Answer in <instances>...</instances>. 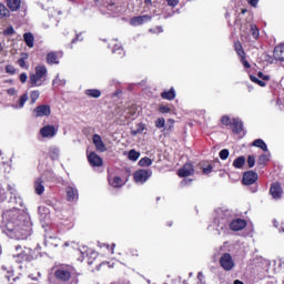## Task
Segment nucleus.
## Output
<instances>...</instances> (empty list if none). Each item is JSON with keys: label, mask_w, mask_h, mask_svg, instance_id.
Instances as JSON below:
<instances>
[{"label": "nucleus", "mask_w": 284, "mask_h": 284, "mask_svg": "<svg viewBox=\"0 0 284 284\" xmlns=\"http://www.w3.org/2000/svg\"><path fill=\"white\" fill-rule=\"evenodd\" d=\"M2 220L7 230L10 232L11 239L17 241H26L32 234V221L24 210L13 206L2 213Z\"/></svg>", "instance_id": "f257e3e1"}, {"label": "nucleus", "mask_w": 284, "mask_h": 284, "mask_svg": "<svg viewBox=\"0 0 284 284\" xmlns=\"http://www.w3.org/2000/svg\"><path fill=\"white\" fill-rule=\"evenodd\" d=\"M48 77V68L43 64H39L36 67V72L30 73L29 82L32 88H41L43 83H45V79Z\"/></svg>", "instance_id": "f03ea898"}, {"label": "nucleus", "mask_w": 284, "mask_h": 284, "mask_svg": "<svg viewBox=\"0 0 284 284\" xmlns=\"http://www.w3.org/2000/svg\"><path fill=\"white\" fill-rule=\"evenodd\" d=\"M13 258L16 263H23L26 261H32V250L21 247V245L16 246V253H13Z\"/></svg>", "instance_id": "7ed1b4c3"}, {"label": "nucleus", "mask_w": 284, "mask_h": 284, "mask_svg": "<svg viewBox=\"0 0 284 284\" xmlns=\"http://www.w3.org/2000/svg\"><path fill=\"white\" fill-rule=\"evenodd\" d=\"M234 258L230 253H223L220 257V267L224 270V272H232L235 267Z\"/></svg>", "instance_id": "20e7f679"}, {"label": "nucleus", "mask_w": 284, "mask_h": 284, "mask_svg": "<svg viewBox=\"0 0 284 284\" xmlns=\"http://www.w3.org/2000/svg\"><path fill=\"white\" fill-rule=\"evenodd\" d=\"M55 278L59 281H70L72 276V267L68 265L59 266L54 272Z\"/></svg>", "instance_id": "39448f33"}, {"label": "nucleus", "mask_w": 284, "mask_h": 284, "mask_svg": "<svg viewBox=\"0 0 284 284\" xmlns=\"http://www.w3.org/2000/svg\"><path fill=\"white\" fill-rule=\"evenodd\" d=\"M152 176V170L148 169H141L134 172L133 179L135 183L139 185H143V183H146V181Z\"/></svg>", "instance_id": "423d86ee"}, {"label": "nucleus", "mask_w": 284, "mask_h": 284, "mask_svg": "<svg viewBox=\"0 0 284 284\" xmlns=\"http://www.w3.org/2000/svg\"><path fill=\"white\" fill-rule=\"evenodd\" d=\"M59 132V128L52 124H45L40 129V136L42 139H54Z\"/></svg>", "instance_id": "0eeeda50"}, {"label": "nucleus", "mask_w": 284, "mask_h": 284, "mask_svg": "<svg viewBox=\"0 0 284 284\" xmlns=\"http://www.w3.org/2000/svg\"><path fill=\"white\" fill-rule=\"evenodd\" d=\"M8 191L11 194L9 203H12L13 205H19V207H23V197L19 195L17 189L9 185Z\"/></svg>", "instance_id": "6e6552de"}, {"label": "nucleus", "mask_w": 284, "mask_h": 284, "mask_svg": "<svg viewBox=\"0 0 284 284\" xmlns=\"http://www.w3.org/2000/svg\"><path fill=\"white\" fill-rule=\"evenodd\" d=\"M50 114H52V110L50 109V105H48V104L38 105L33 110L34 119H39L41 116H50Z\"/></svg>", "instance_id": "1a4fd4ad"}, {"label": "nucleus", "mask_w": 284, "mask_h": 284, "mask_svg": "<svg viewBox=\"0 0 284 284\" xmlns=\"http://www.w3.org/2000/svg\"><path fill=\"white\" fill-rule=\"evenodd\" d=\"M67 201L69 203H77L79 201V190L74 186L65 187Z\"/></svg>", "instance_id": "9d476101"}, {"label": "nucleus", "mask_w": 284, "mask_h": 284, "mask_svg": "<svg viewBox=\"0 0 284 284\" xmlns=\"http://www.w3.org/2000/svg\"><path fill=\"white\" fill-rule=\"evenodd\" d=\"M258 181V173L254 171H247L243 174L244 185H254Z\"/></svg>", "instance_id": "9b49d317"}, {"label": "nucleus", "mask_w": 284, "mask_h": 284, "mask_svg": "<svg viewBox=\"0 0 284 284\" xmlns=\"http://www.w3.org/2000/svg\"><path fill=\"white\" fill-rule=\"evenodd\" d=\"M270 194L272 199L275 201H278L280 199L283 197V189L281 187V184L278 183H273L270 189Z\"/></svg>", "instance_id": "f8f14e48"}, {"label": "nucleus", "mask_w": 284, "mask_h": 284, "mask_svg": "<svg viewBox=\"0 0 284 284\" xmlns=\"http://www.w3.org/2000/svg\"><path fill=\"white\" fill-rule=\"evenodd\" d=\"M63 57V52H50L47 54V63L49 65H59V59Z\"/></svg>", "instance_id": "ddd939ff"}, {"label": "nucleus", "mask_w": 284, "mask_h": 284, "mask_svg": "<svg viewBox=\"0 0 284 284\" xmlns=\"http://www.w3.org/2000/svg\"><path fill=\"white\" fill-rule=\"evenodd\" d=\"M178 174L182 179L192 176V174H194V166L191 163H186L179 170Z\"/></svg>", "instance_id": "4468645a"}, {"label": "nucleus", "mask_w": 284, "mask_h": 284, "mask_svg": "<svg viewBox=\"0 0 284 284\" xmlns=\"http://www.w3.org/2000/svg\"><path fill=\"white\" fill-rule=\"evenodd\" d=\"M88 161L93 168H101V165H103V159H101V156H99V154L95 152H91L88 155Z\"/></svg>", "instance_id": "2eb2a0df"}, {"label": "nucleus", "mask_w": 284, "mask_h": 284, "mask_svg": "<svg viewBox=\"0 0 284 284\" xmlns=\"http://www.w3.org/2000/svg\"><path fill=\"white\" fill-rule=\"evenodd\" d=\"M148 21H152V16H138L130 20L131 26H143V23H148Z\"/></svg>", "instance_id": "dca6fc26"}, {"label": "nucleus", "mask_w": 284, "mask_h": 284, "mask_svg": "<svg viewBox=\"0 0 284 284\" xmlns=\"http://www.w3.org/2000/svg\"><path fill=\"white\" fill-rule=\"evenodd\" d=\"M29 99L30 95H28V93H24L16 102L12 103L11 108H13V110H23Z\"/></svg>", "instance_id": "f3484780"}, {"label": "nucleus", "mask_w": 284, "mask_h": 284, "mask_svg": "<svg viewBox=\"0 0 284 284\" xmlns=\"http://www.w3.org/2000/svg\"><path fill=\"white\" fill-rule=\"evenodd\" d=\"M247 226V222L245 220H233L230 224V229L233 230V232H239L241 230H244V227Z\"/></svg>", "instance_id": "a211bd4d"}, {"label": "nucleus", "mask_w": 284, "mask_h": 284, "mask_svg": "<svg viewBox=\"0 0 284 284\" xmlns=\"http://www.w3.org/2000/svg\"><path fill=\"white\" fill-rule=\"evenodd\" d=\"M38 214L42 223H48V221H50V209L45 206H39Z\"/></svg>", "instance_id": "6ab92c4d"}, {"label": "nucleus", "mask_w": 284, "mask_h": 284, "mask_svg": "<svg viewBox=\"0 0 284 284\" xmlns=\"http://www.w3.org/2000/svg\"><path fill=\"white\" fill-rule=\"evenodd\" d=\"M33 187H34L36 194H38V196H41V194L45 192V184L43 182V179L42 178L36 179Z\"/></svg>", "instance_id": "aec40b11"}, {"label": "nucleus", "mask_w": 284, "mask_h": 284, "mask_svg": "<svg viewBox=\"0 0 284 284\" xmlns=\"http://www.w3.org/2000/svg\"><path fill=\"white\" fill-rule=\"evenodd\" d=\"M92 141L98 152H105V150H108L105 143H103V140L101 139V135L94 134Z\"/></svg>", "instance_id": "412c9836"}, {"label": "nucleus", "mask_w": 284, "mask_h": 284, "mask_svg": "<svg viewBox=\"0 0 284 284\" xmlns=\"http://www.w3.org/2000/svg\"><path fill=\"white\" fill-rule=\"evenodd\" d=\"M273 57L276 61H284V43L275 47Z\"/></svg>", "instance_id": "4be33fe9"}, {"label": "nucleus", "mask_w": 284, "mask_h": 284, "mask_svg": "<svg viewBox=\"0 0 284 284\" xmlns=\"http://www.w3.org/2000/svg\"><path fill=\"white\" fill-rule=\"evenodd\" d=\"M232 125L234 134H241V132H243V121H241V119H232Z\"/></svg>", "instance_id": "5701e85b"}, {"label": "nucleus", "mask_w": 284, "mask_h": 284, "mask_svg": "<svg viewBox=\"0 0 284 284\" xmlns=\"http://www.w3.org/2000/svg\"><path fill=\"white\" fill-rule=\"evenodd\" d=\"M161 98L165 101H173V99H176V91L174 88H171L169 91H163Z\"/></svg>", "instance_id": "b1692460"}, {"label": "nucleus", "mask_w": 284, "mask_h": 284, "mask_svg": "<svg viewBox=\"0 0 284 284\" xmlns=\"http://www.w3.org/2000/svg\"><path fill=\"white\" fill-rule=\"evenodd\" d=\"M246 161L245 156L241 155L233 161V168H235V170H243Z\"/></svg>", "instance_id": "393cba45"}, {"label": "nucleus", "mask_w": 284, "mask_h": 284, "mask_svg": "<svg viewBox=\"0 0 284 284\" xmlns=\"http://www.w3.org/2000/svg\"><path fill=\"white\" fill-rule=\"evenodd\" d=\"M109 183L111 187H123V180L119 176H110Z\"/></svg>", "instance_id": "a878e982"}, {"label": "nucleus", "mask_w": 284, "mask_h": 284, "mask_svg": "<svg viewBox=\"0 0 284 284\" xmlns=\"http://www.w3.org/2000/svg\"><path fill=\"white\" fill-rule=\"evenodd\" d=\"M7 6L11 12H17L21 8V0H7Z\"/></svg>", "instance_id": "bb28decb"}, {"label": "nucleus", "mask_w": 284, "mask_h": 284, "mask_svg": "<svg viewBox=\"0 0 284 284\" xmlns=\"http://www.w3.org/2000/svg\"><path fill=\"white\" fill-rule=\"evenodd\" d=\"M59 154H61V150L57 146H51L49 149V156L52 159V161H59Z\"/></svg>", "instance_id": "cd10ccee"}, {"label": "nucleus", "mask_w": 284, "mask_h": 284, "mask_svg": "<svg viewBox=\"0 0 284 284\" xmlns=\"http://www.w3.org/2000/svg\"><path fill=\"white\" fill-rule=\"evenodd\" d=\"M252 145L253 148H260V150H262L263 152H267V144L261 139L253 141Z\"/></svg>", "instance_id": "c85d7f7f"}, {"label": "nucleus", "mask_w": 284, "mask_h": 284, "mask_svg": "<svg viewBox=\"0 0 284 284\" xmlns=\"http://www.w3.org/2000/svg\"><path fill=\"white\" fill-rule=\"evenodd\" d=\"M88 252H90V250H88V246H82V248L78 250V261H80V263H83V261H85V257L88 256Z\"/></svg>", "instance_id": "c756f323"}, {"label": "nucleus", "mask_w": 284, "mask_h": 284, "mask_svg": "<svg viewBox=\"0 0 284 284\" xmlns=\"http://www.w3.org/2000/svg\"><path fill=\"white\" fill-rule=\"evenodd\" d=\"M23 39L28 48H34V36L32 33H24Z\"/></svg>", "instance_id": "7c9ffc66"}, {"label": "nucleus", "mask_w": 284, "mask_h": 284, "mask_svg": "<svg viewBox=\"0 0 284 284\" xmlns=\"http://www.w3.org/2000/svg\"><path fill=\"white\" fill-rule=\"evenodd\" d=\"M84 94H87V97H91V99H99V97H101L99 89H88Z\"/></svg>", "instance_id": "2f4dec72"}, {"label": "nucleus", "mask_w": 284, "mask_h": 284, "mask_svg": "<svg viewBox=\"0 0 284 284\" xmlns=\"http://www.w3.org/2000/svg\"><path fill=\"white\" fill-rule=\"evenodd\" d=\"M39 97H41V93L38 90L31 91L30 93L31 105H34L37 103V101L39 100Z\"/></svg>", "instance_id": "473e14b6"}, {"label": "nucleus", "mask_w": 284, "mask_h": 284, "mask_svg": "<svg viewBox=\"0 0 284 284\" xmlns=\"http://www.w3.org/2000/svg\"><path fill=\"white\" fill-rule=\"evenodd\" d=\"M143 130H145V124L139 123L136 125V130H131L132 136H136L138 134H143Z\"/></svg>", "instance_id": "72a5a7b5"}, {"label": "nucleus", "mask_w": 284, "mask_h": 284, "mask_svg": "<svg viewBox=\"0 0 284 284\" xmlns=\"http://www.w3.org/2000/svg\"><path fill=\"white\" fill-rule=\"evenodd\" d=\"M26 61H28V53H22L21 58L18 60V65L28 70V64H26Z\"/></svg>", "instance_id": "f704fd0d"}, {"label": "nucleus", "mask_w": 284, "mask_h": 284, "mask_svg": "<svg viewBox=\"0 0 284 284\" xmlns=\"http://www.w3.org/2000/svg\"><path fill=\"white\" fill-rule=\"evenodd\" d=\"M139 165L141 168H150V165H152V159L150 158H142L140 161H139Z\"/></svg>", "instance_id": "c9c22d12"}, {"label": "nucleus", "mask_w": 284, "mask_h": 284, "mask_svg": "<svg viewBox=\"0 0 284 284\" xmlns=\"http://www.w3.org/2000/svg\"><path fill=\"white\" fill-rule=\"evenodd\" d=\"M140 156H141V153H139L136 150L129 151V160L130 161H139Z\"/></svg>", "instance_id": "e433bc0d"}, {"label": "nucleus", "mask_w": 284, "mask_h": 284, "mask_svg": "<svg viewBox=\"0 0 284 284\" xmlns=\"http://www.w3.org/2000/svg\"><path fill=\"white\" fill-rule=\"evenodd\" d=\"M4 17H10V10L0 3V19H4Z\"/></svg>", "instance_id": "4c0bfd02"}, {"label": "nucleus", "mask_w": 284, "mask_h": 284, "mask_svg": "<svg viewBox=\"0 0 284 284\" xmlns=\"http://www.w3.org/2000/svg\"><path fill=\"white\" fill-rule=\"evenodd\" d=\"M250 32H251L253 39H258L260 31H258V28L255 27V24L250 26Z\"/></svg>", "instance_id": "58836bf2"}, {"label": "nucleus", "mask_w": 284, "mask_h": 284, "mask_svg": "<svg viewBox=\"0 0 284 284\" xmlns=\"http://www.w3.org/2000/svg\"><path fill=\"white\" fill-rule=\"evenodd\" d=\"M267 161H270V154L266 153V154L260 155L257 163L258 165H265Z\"/></svg>", "instance_id": "ea45409f"}, {"label": "nucleus", "mask_w": 284, "mask_h": 284, "mask_svg": "<svg viewBox=\"0 0 284 284\" xmlns=\"http://www.w3.org/2000/svg\"><path fill=\"white\" fill-rule=\"evenodd\" d=\"M219 156L222 161H227L229 156H230V150L227 149H223L220 151Z\"/></svg>", "instance_id": "a19ab883"}, {"label": "nucleus", "mask_w": 284, "mask_h": 284, "mask_svg": "<svg viewBox=\"0 0 284 284\" xmlns=\"http://www.w3.org/2000/svg\"><path fill=\"white\" fill-rule=\"evenodd\" d=\"M112 52L113 54H119V57H123V47H121V44H114Z\"/></svg>", "instance_id": "79ce46f5"}, {"label": "nucleus", "mask_w": 284, "mask_h": 284, "mask_svg": "<svg viewBox=\"0 0 284 284\" xmlns=\"http://www.w3.org/2000/svg\"><path fill=\"white\" fill-rule=\"evenodd\" d=\"M235 51L237 52L239 57H245V51H243V45H241V42L235 43Z\"/></svg>", "instance_id": "37998d69"}, {"label": "nucleus", "mask_w": 284, "mask_h": 284, "mask_svg": "<svg viewBox=\"0 0 284 284\" xmlns=\"http://www.w3.org/2000/svg\"><path fill=\"white\" fill-rule=\"evenodd\" d=\"M251 81H253V83H257V85H260L261 88H265V81L258 80V78L254 77V75H250Z\"/></svg>", "instance_id": "c03bdc74"}, {"label": "nucleus", "mask_w": 284, "mask_h": 284, "mask_svg": "<svg viewBox=\"0 0 284 284\" xmlns=\"http://www.w3.org/2000/svg\"><path fill=\"white\" fill-rule=\"evenodd\" d=\"M53 85L54 88H59V85H65V80L64 79H59V75L53 80Z\"/></svg>", "instance_id": "a18cd8bd"}, {"label": "nucleus", "mask_w": 284, "mask_h": 284, "mask_svg": "<svg viewBox=\"0 0 284 284\" xmlns=\"http://www.w3.org/2000/svg\"><path fill=\"white\" fill-rule=\"evenodd\" d=\"M155 128H158L159 130H161V128H165V119L164 118H159L155 121Z\"/></svg>", "instance_id": "49530a36"}, {"label": "nucleus", "mask_w": 284, "mask_h": 284, "mask_svg": "<svg viewBox=\"0 0 284 284\" xmlns=\"http://www.w3.org/2000/svg\"><path fill=\"white\" fill-rule=\"evenodd\" d=\"M273 225L274 227H276V230H278L280 234L284 233V226L283 224H281V222L273 220Z\"/></svg>", "instance_id": "de8ad7c7"}, {"label": "nucleus", "mask_w": 284, "mask_h": 284, "mask_svg": "<svg viewBox=\"0 0 284 284\" xmlns=\"http://www.w3.org/2000/svg\"><path fill=\"white\" fill-rule=\"evenodd\" d=\"M159 112H160L161 114H170L171 109H170V106H168V105L161 104V105L159 106Z\"/></svg>", "instance_id": "09e8293b"}, {"label": "nucleus", "mask_w": 284, "mask_h": 284, "mask_svg": "<svg viewBox=\"0 0 284 284\" xmlns=\"http://www.w3.org/2000/svg\"><path fill=\"white\" fill-rule=\"evenodd\" d=\"M221 123H222V125H232V120H231L230 116L223 115V116L221 118Z\"/></svg>", "instance_id": "8fccbe9b"}, {"label": "nucleus", "mask_w": 284, "mask_h": 284, "mask_svg": "<svg viewBox=\"0 0 284 284\" xmlns=\"http://www.w3.org/2000/svg\"><path fill=\"white\" fill-rule=\"evenodd\" d=\"M7 74H16L17 69H14V65L12 64H7L4 68Z\"/></svg>", "instance_id": "3c124183"}, {"label": "nucleus", "mask_w": 284, "mask_h": 284, "mask_svg": "<svg viewBox=\"0 0 284 284\" xmlns=\"http://www.w3.org/2000/svg\"><path fill=\"white\" fill-rule=\"evenodd\" d=\"M255 164H256V158H254V155H248L247 156V165H248V168H254Z\"/></svg>", "instance_id": "603ef678"}, {"label": "nucleus", "mask_w": 284, "mask_h": 284, "mask_svg": "<svg viewBox=\"0 0 284 284\" xmlns=\"http://www.w3.org/2000/svg\"><path fill=\"white\" fill-rule=\"evenodd\" d=\"M14 33V28L13 27H8L4 31L3 34L6 37H12V34Z\"/></svg>", "instance_id": "864d4df0"}, {"label": "nucleus", "mask_w": 284, "mask_h": 284, "mask_svg": "<svg viewBox=\"0 0 284 284\" xmlns=\"http://www.w3.org/2000/svg\"><path fill=\"white\" fill-rule=\"evenodd\" d=\"M179 1L180 0H166L168 6H170L171 8H176V6H179Z\"/></svg>", "instance_id": "5fc2aeb1"}, {"label": "nucleus", "mask_w": 284, "mask_h": 284, "mask_svg": "<svg viewBox=\"0 0 284 284\" xmlns=\"http://www.w3.org/2000/svg\"><path fill=\"white\" fill-rule=\"evenodd\" d=\"M6 199V190H3V187L0 186V203H3Z\"/></svg>", "instance_id": "6e6d98bb"}, {"label": "nucleus", "mask_w": 284, "mask_h": 284, "mask_svg": "<svg viewBox=\"0 0 284 284\" xmlns=\"http://www.w3.org/2000/svg\"><path fill=\"white\" fill-rule=\"evenodd\" d=\"M150 32H153V34H161V32H163V27H156L155 29H151Z\"/></svg>", "instance_id": "4d7b16f0"}, {"label": "nucleus", "mask_w": 284, "mask_h": 284, "mask_svg": "<svg viewBox=\"0 0 284 284\" xmlns=\"http://www.w3.org/2000/svg\"><path fill=\"white\" fill-rule=\"evenodd\" d=\"M212 165L209 164L207 166L203 168V174H210L212 173Z\"/></svg>", "instance_id": "13d9d810"}, {"label": "nucleus", "mask_w": 284, "mask_h": 284, "mask_svg": "<svg viewBox=\"0 0 284 284\" xmlns=\"http://www.w3.org/2000/svg\"><path fill=\"white\" fill-rule=\"evenodd\" d=\"M248 6L256 8L258 6V0H247Z\"/></svg>", "instance_id": "bf43d9fd"}, {"label": "nucleus", "mask_w": 284, "mask_h": 284, "mask_svg": "<svg viewBox=\"0 0 284 284\" xmlns=\"http://www.w3.org/2000/svg\"><path fill=\"white\" fill-rule=\"evenodd\" d=\"M7 94H9L10 97H17V91L14 90V88H10L7 90Z\"/></svg>", "instance_id": "052dcab7"}, {"label": "nucleus", "mask_w": 284, "mask_h": 284, "mask_svg": "<svg viewBox=\"0 0 284 284\" xmlns=\"http://www.w3.org/2000/svg\"><path fill=\"white\" fill-rule=\"evenodd\" d=\"M241 61H242L244 68H246V69L250 68V62H247V60H245V55L241 57Z\"/></svg>", "instance_id": "680f3d73"}, {"label": "nucleus", "mask_w": 284, "mask_h": 284, "mask_svg": "<svg viewBox=\"0 0 284 284\" xmlns=\"http://www.w3.org/2000/svg\"><path fill=\"white\" fill-rule=\"evenodd\" d=\"M20 81H21V83H26V81H28V74L27 73H21L20 74Z\"/></svg>", "instance_id": "e2e57ef3"}, {"label": "nucleus", "mask_w": 284, "mask_h": 284, "mask_svg": "<svg viewBox=\"0 0 284 284\" xmlns=\"http://www.w3.org/2000/svg\"><path fill=\"white\" fill-rule=\"evenodd\" d=\"M189 183H192V180L184 179V180H182L181 185H182V187H185V185H189Z\"/></svg>", "instance_id": "0e129e2a"}, {"label": "nucleus", "mask_w": 284, "mask_h": 284, "mask_svg": "<svg viewBox=\"0 0 284 284\" xmlns=\"http://www.w3.org/2000/svg\"><path fill=\"white\" fill-rule=\"evenodd\" d=\"M77 41H83V38L81 36H77V38L72 40V43H77Z\"/></svg>", "instance_id": "69168bd1"}, {"label": "nucleus", "mask_w": 284, "mask_h": 284, "mask_svg": "<svg viewBox=\"0 0 284 284\" xmlns=\"http://www.w3.org/2000/svg\"><path fill=\"white\" fill-rule=\"evenodd\" d=\"M197 278H199L200 283H201V281H203V273L202 272L197 273Z\"/></svg>", "instance_id": "338daca9"}, {"label": "nucleus", "mask_w": 284, "mask_h": 284, "mask_svg": "<svg viewBox=\"0 0 284 284\" xmlns=\"http://www.w3.org/2000/svg\"><path fill=\"white\" fill-rule=\"evenodd\" d=\"M234 284H243V282L239 281V280H235L234 281Z\"/></svg>", "instance_id": "774afa93"}]
</instances>
